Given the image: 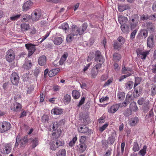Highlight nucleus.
I'll return each mask as SVG.
<instances>
[{
	"label": "nucleus",
	"instance_id": "9b49d317",
	"mask_svg": "<svg viewBox=\"0 0 156 156\" xmlns=\"http://www.w3.org/2000/svg\"><path fill=\"white\" fill-rule=\"evenodd\" d=\"M33 3L31 1H27L23 5V11H27L32 8Z\"/></svg>",
	"mask_w": 156,
	"mask_h": 156
},
{
	"label": "nucleus",
	"instance_id": "20e7f679",
	"mask_svg": "<svg viewBox=\"0 0 156 156\" xmlns=\"http://www.w3.org/2000/svg\"><path fill=\"white\" fill-rule=\"evenodd\" d=\"M15 53L12 49H10L6 52L5 58L9 62H12L15 58Z\"/></svg>",
	"mask_w": 156,
	"mask_h": 156
},
{
	"label": "nucleus",
	"instance_id": "58836bf2",
	"mask_svg": "<svg viewBox=\"0 0 156 156\" xmlns=\"http://www.w3.org/2000/svg\"><path fill=\"white\" fill-rule=\"evenodd\" d=\"M139 20V18L137 15H134L132 16L131 17V20H130V22L131 21L132 22H135V23H137Z\"/></svg>",
	"mask_w": 156,
	"mask_h": 156
},
{
	"label": "nucleus",
	"instance_id": "a18cd8bd",
	"mask_svg": "<svg viewBox=\"0 0 156 156\" xmlns=\"http://www.w3.org/2000/svg\"><path fill=\"white\" fill-rule=\"evenodd\" d=\"M140 149L139 145L137 141L135 142L133 147V150L134 152L139 151Z\"/></svg>",
	"mask_w": 156,
	"mask_h": 156
},
{
	"label": "nucleus",
	"instance_id": "49530a36",
	"mask_svg": "<svg viewBox=\"0 0 156 156\" xmlns=\"http://www.w3.org/2000/svg\"><path fill=\"white\" fill-rule=\"evenodd\" d=\"M64 141H60V140H55V144L56 147H55V148H56L60 146H62L64 145Z\"/></svg>",
	"mask_w": 156,
	"mask_h": 156
},
{
	"label": "nucleus",
	"instance_id": "c03bdc74",
	"mask_svg": "<svg viewBox=\"0 0 156 156\" xmlns=\"http://www.w3.org/2000/svg\"><path fill=\"white\" fill-rule=\"evenodd\" d=\"M117 97L120 101L123 100L125 97V94L124 92H119L117 94Z\"/></svg>",
	"mask_w": 156,
	"mask_h": 156
},
{
	"label": "nucleus",
	"instance_id": "4d7b16f0",
	"mask_svg": "<svg viewBox=\"0 0 156 156\" xmlns=\"http://www.w3.org/2000/svg\"><path fill=\"white\" fill-rule=\"evenodd\" d=\"M128 6L126 5H119L118 7L119 11L121 12L126 10Z\"/></svg>",
	"mask_w": 156,
	"mask_h": 156
},
{
	"label": "nucleus",
	"instance_id": "69168bd1",
	"mask_svg": "<svg viewBox=\"0 0 156 156\" xmlns=\"http://www.w3.org/2000/svg\"><path fill=\"white\" fill-rule=\"evenodd\" d=\"M108 124H107V123L104 124L100 128L99 130H100V131L102 132H103V131L106 128L107 126H108Z\"/></svg>",
	"mask_w": 156,
	"mask_h": 156
},
{
	"label": "nucleus",
	"instance_id": "4468645a",
	"mask_svg": "<svg viewBox=\"0 0 156 156\" xmlns=\"http://www.w3.org/2000/svg\"><path fill=\"white\" fill-rule=\"evenodd\" d=\"M119 108V104H115L108 108V112L109 113H114L117 111Z\"/></svg>",
	"mask_w": 156,
	"mask_h": 156
},
{
	"label": "nucleus",
	"instance_id": "412c9836",
	"mask_svg": "<svg viewBox=\"0 0 156 156\" xmlns=\"http://www.w3.org/2000/svg\"><path fill=\"white\" fill-rule=\"evenodd\" d=\"M32 62L31 60L27 59L26 60L23 66V68L26 70H29L31 67Z\"/></svg>",
	"mask_w": 156,
	"mask_h": 156
},
{
	"label": "nucleus",
	"instance_id": "f03ea898",
	"mask_svg": "<svg viewBox=\"0 0 156 156\" xmlns=\"http://www.w3.org/2000/svg\"><path fill=\"white\" fill-rule=\"evenodd\" d=\"M94 56L95 61L97 62H99V63H97V64H100L101 68L102 64L104 63L105 62V59L104 57L101 55V51H98V50L95 51Z\"/></svg>",
	"mask_w": 156,
	"mask_h": 156
},
{
	"label": "nucleus",
	"instance_id": "e433bc0d",
	"mask_svg": "<svg viewBox=\"0 0 156 156\" xmlns=\"http://www.w3.org/2000/svg\"><path fill=\"white\" fill-rule=\"evenodd\" d=\"M147 149V146L146 145L144 146L143 148L139 152L138 154L142 156H144L146 153Z\"/></svg>",
	"mask_w": 156,
	"mask_h": 156
},
{
	"label": "nucleus",
	"instance_id": "6e6d98bb",
	"mask_svg": "<svg viewBox=\"0 0 156 156\" xmlns=\"http://www.w3.org/2000/svg\"><path fill=\"white\" fill-rule=\"evenodd\" d=\"M21 16V14H18L17 15H15V16H12L10 17V20H13V21L17 20Z\"/></svg>",
	"mask_w": 156,
	"mask_h": 156
},
{
	"label": "nucleus",
	"instance_id": "aec40b11",
	"mask_svg": "<svg viewBox=\"0 0 156 156\" xmlns=\"http://www.w3.org/2000/svg\"><path fill=\"white\" fill-rule=\"evenodd\" d=\"M150 51L147 50L145 51H143L141 53L140 52L137 54V55L140 58L142 59H145L147 56L149 54Z\"/></svg>",
	"mask_w": 156,
	"mask_h": 156
},
{
	"label": "nucleus",
	"instance_id": "de8ad7c7",
	"mask_svg": "<svg viewBox=\"0 0 156 156\" xmlns=\"http://www.w3.org/2000/svg\"><path fill=\"white\" fill-rule=\"evenodd\" d=\"M87 23H83L82 26V29L81 30L80 29V35L83 34L84 31L87 29Z\"/></svg>",
	"mask_w": 156,
	"mask_h": 156
},
{
	"label": "nucleus",
	"instance_id": "603ef678",
	"mask_svg": "<svg viewBox=\"0 0 156 156\" xmlns=\"http://www.w3.org/2000/svg\"><path fill=\"white\" fill-rule=\"evenodd\" d=\"M126 100L127 102V104H129L130 102L133 101V99L132 96L130 95H127L126 98Z\"/></svg>",
	"mask_w": 156,
	"mask_h": 156
},
{
	"label": "nucleus",
	"instance_id": "cd10ccee",
	"mask_svg": "<svg viewBox=\"0 0 156 156\" xmlns=\"http://www.w3.org/2000/svg\"><path fill=\"white\" fill-rule=\"evenodd\" d=\"M63 41L62 39L60 37H55L53 39V42L56 45H60L62 43Z\"/></svg>",
	"mask_w": 156,
	"mask_h": 156
},
{
	"label": "nucleus",
	"instance_id": "c9c22d12",
	"mask_svg": "<svg viewBox=\"0 0 156 156\" xmlns=\"http://www.w3.org/2000/svg\"><path fill=\"white\" fill-rule=\"evenodd\" d=\"M113 60L115 62L119 61L120 59L121 58V56L120 54L118 53H115L113 55Z\"/></svg>",
	"mask_w": 156,
	"mask_h": 156
},
{
	"label": "nucleus",
	"instance_id": "e2e57ef3",
	"mask_svg": "<svg viewBox=\"0 0 156 156\" xmlns=\"http://www.w3.org/2000/svg\"><path fill=\"white\" fill-rule=\"evenodd\" d=\"M145 100L143 98H140L138 101L137 103L139 105H141L144 104Z\"/></svg>",
	"mask_w": 156,
	"mask_h": 156
},
{
	"label": "nucleus",
	"instance_id": "dca6fc26",
	"mask_svg": "<svg viewBox=\"0 0 156 156\" xmlns=\"http://www.w3.org/2000/svg\"><path fill=\"white\" fill-rule=\"evenodd\" d=\"M14 111H19L22 108V105L17 102H15L13 104V107L11 108Z\"/></svg>",
	"mask_w": 156,
	"mask_h": 156
},
{
	"label": "nucleus",
	"instance_id": "a211bd4d",
	"mask_svg": "<svg viewBox=\"0 0 156 156\" xmlns=\"http://www.w3.org/2000/svg\"><path fill=\"white\" fill-rule=\"evenodd\" d=\"M139 121V118L138 117H135L132 118L129 120V124L131 126H133L137 124Z\"/></svg>",
	"mask_w": 156,
	"mask_h": 156
},
{
	"label": "nucleus",
	"instance_id": "423d86ee",
	"mask_svg": "<svg viewBox=\"0 0 156 156\" xmlns=\"http://www.w3.org/2000/svg\"><path fill=\"white\" fill-rule=\"evenodd\" d=\"M101 68V64H96L92 68L90 75L91 78H95L98 75L99 70Z\"/></svg>",
	"mask_w": 156,
	"mask_h": 156
},
{
	"label": "nucleus",
	"instance_id": "bb28decb",
	"mask_svg": "<svg viewBox=\"0 0 156 156\" xmlns=\"http://www.w3.org/2000/svg\"><path fill=\"white\" fill-rule=\"evenodd\" d=\"M120 28L122 32L125 33H128L129 31V25H126L125 24L121 25Z\"/></svg>",
	"mask_w": 156,
	"mask_h": 156
},
{
	"label": "nucleus",
	"instance_id": "79ce46f5",
	"mask_svg": "<svg viewBox=\"0 0 156 156\" xmlns=\"http://www.w3.org/2000/svg\"><path fill=\"white\" fill-rule=\"evenodd\" d=\"M39 144V140L37 138L35 137L32 140V147L34 148L36 147Z\"/></svg>",
	"mask_w": 156,
	"mask_h": 156
},
{
	"label": "nucleus",
	"instance_id": "8fccbe9b",
	"mask_svg": "<svg viewBox=\"0 0 156 156\" xmlns=\"http://www.w3.org/2000/svg\"><path fill=\"white\" fill-rule=\"evenodd\" d=\"M118 41H119L121 47L122 44L124 43L125 42L124 38H123V37H122V36H119L118 37Z\"/></svg>",
	"mask_w": 156,
	"mask_h": 156
},
{
	"label": "nucleus",
	"instance_id": "7c9ffc66",
	"mask_svg": "<svg viewBox=\"0 0 156 156\" xmlns=\"http://www.w3.org/2000/svg\"><path fill=\"white\" fill-rule=\"evenodd\" d=\"M150 108L149 102V101H146L143 105V111L144 112H148Z\"/></svg>",
	"mask_w": 156,
	"mask_h": 156
},
{
	"label": "nucleus",
	"instance_id": "3c124183",
	"mask_svg": "<svg viewBox=\"0 0 156 156\" xmlns=\"http://www.w3.org/2000/svg\"><path fill=\"white\" fill-rule=\"evenodd\" d=\"M50 149L52 151H55L56 150V148H55V147H56L55 140H53L52 142H51L50 144Z\"/></svg>",
	"mask_w": 156,
	"mask_h": 156
},
{
	"label": "nucleus",
	"instance_id": "4c0bfd02",
	"mask_svg": "<svg viewBox=\"0 0 156 156\" xmlns=\"http://www.w3.org/2000/svg\"><path fill=\"white\" fill-rule=\"evenodd\" d=\"M31 17L30 15H28V14H25L23 16V18L21 19V21L23 22H27L31 19Z\"/></svg>",
	"mask_w": 156,
	"mask_h": 156
},
{
	"label": "nucleus",
	"instance_id": "2eb2a0df",
	"mask_svg": "<svg viewBox=\"0 0 156 156\" xmlns=\"http://www.w3.org/2000/svg\"><path fill=\"white\" fill-rule=\"evenodd\" d=\"M154 42L153 40V37L152 35L149 36L148 37L147 41V45L148 47L151 49L153 48Z\"/></svg>",
	"mask_w": 156,
	"mask_h": 156
},
{
	"label": "nucleus",
	"instance_id": "0eeeda50",
	"mask_svg": "<svg viewBox=\"0 0 156 156\" xmlns=\"http://www.w3.org/2000/svg\"><path fill=\"white\" fill-rule=\"evenodd\" d=\"M10 80L13 85H18L20 77L16 72H12L10 76Z\"/></svg>",
	"mask_w": 156,
	"mask_h": 156
},
{
	"label": "nucleus",
	"instance_id": "052dcab7",
	"mask_svg": "<svg viewBox=\"0 0 156 156\" xmlns=\"http://www.w3.org/2000/svg\"><path fill=\"white\" fill-rule=\"evenodd\" d=\"M156 94V85H154V87H152L151 89V95L152 96L155 95Z\"/></svg>",
	"mask_w": 156,
	"mask_h": 156
},
{
	"label": "nucleus",
	"instance_id": "f8f14e48",
	"mask_svg": "<svg viewBox=\"0 0 156 156\" xmlns=\"http://www.w3.org/2000/svg\"><path fill=\"white\" fill-rule=\"evenodd\" d=\"M134 88V90L133 92V97L135 98L139 97L142 92V88L140 87H136Z\"/></svg>",
	"mask_w": 156,
	"mask_h": 156
},
{
	"label": "nucleus",
	"instance_id": "39448f33",
	"mask_svg": "<svg viewBox=\"0 0 156 156\" xmlns=\"http://www.w3.org/2000/svg\"><path fill=\"white\" fill-rule=\"evenodd\" d=\"M11 127V125L9 122L5 121L0 123V132L4 133L9 130Z\"/></svg>",
	"mask_w": 156,
	"mask_h": 156
},
{
	"label": "nucleus",
	"instance_id": "13d9d810",
	"mask_svg": "<svg viewBox=\"0 0 156 156\" xmlns=\"http://www.w3.org/2000/svg\"><path fill=\"white\" fill-rule=\"evenodd\" d=\"M115 140V138L114 136H109L108 139V143H109L111 145H112L113 144Z\"/></svg>",
	"mask_w": 156,
	"mask_h": 156
},
{
	"label": "nucleus",
	"instance_id": "b1692460",
	"mask_svg": "<svg viewBox=\"0 0 156 156\" xmlns=\"http://www.w3.org/2000/svg\"><path fill=\"white\" fill-rule=\"evenodd\" d=\"M11 151V147L9 144H6L2 153L4 154H8Z\"/></svg>",
	"mask_w": 156,
	"mask_h": 156
},
{
	"label": "nucleus",
	"instance_id": "6e6552de",
	"mask_svg": "<svg viewBox=\"0 0 156 156\" xmlns=\"http://www.w3.org/2000/svg\"><path fill=\"white\" fill-rule=\"evenodd\" d=\"M41 15V9L35 10L31 14V17L33 20L36 21L40 19Z\"/></svg>",
	"mask_w": 156,
	"mask_h": 156
},
{
	"label": "nucleus",
	"instance_id": "9d476101",
	"mask_svg": "<svg viewBox=\"0 0 156 156\" xmlns=\"http://www.w3.org/2000/svg\"><path fill=\"white\" fill-rule=\"evenodd\" d=\"M71 30H72L74 38L77 37V35H80V28L76 25H72L71 27Z\"/></svg>",
	"mask_w": 156,
	"mask_h": 156
},
{
	"label": "nucleus",
	"instance_id": "338daca9",
	"mask_svg": "<svg viewBox=\"0 0 156 156\" xmlns=\"http://www.w3.org/2000/svg\"><path fill=\"white\" fill-rule=\"evenodd\" d=\"M141 34L142 35H143L144 37L145 38L148 35V32L147 30H143L141 32Z\"/></svg>",
	"mask_w": 156,
	"mask_h": 156
},
{
	"label": "nucleus",
	"instance_id": "473e14b6",
	"mask_svg": "<svg viewBox=\"0 0 156 156\" xmlns=\"http://www.w3.org/2000/svg\"><path fill=\"white\" fill-rule=\"evenodd\" d=\"M71 100V97L70 95H65L63 98V101L65 104H69Z\"/></svg>",
	"mask_w": 156,
	"mask_h": 156
},
{
	"label": "nucleus",
	"instance_id": "5701e85b",
	"mask_svg": "<svg viewBox=\"0 0 156 156\" xmlns=\"http://www.w3.org/2000/svg\"><path fill=\"white\" fill-rule=\"evenodd\" d=\"M21 30L22 32L27 31L30 28V26L29 24L27 23H22L21 24Z\"/></svg>",
	"mask_w": 156,
	"mask_h": 156
},
{
	"label": "nucleus",
	"instance_id": "c756f323",
	"mask_svg": "<svg viewBox=\"0 0 156 156\" xmlns=\"http://www.w3.org/2000/svg\"><path fill=\"white\" fill-rule=\"evenodd\" d=\"M28 141L27 135L23 136V137L20 139V146L21 147H23L25 146L26 143Z\"/></svg>",
	"mask_w": 156,
	"mask_h": 156
},
{
	"label": "nucleus",
	"instance_id": "6ab92c4d",
	"mask_svg": "<svg viewBox=\"0 0 156 156\" xmlns=\"http://www.w3.org/2000/svg\"><path fill=\"white\" fill-rule=\"evenodd\" d=\"M118 20L119 23L121 25H123L127 23L128 21V18L124 16H119L118 17Z\"/></svg>",
	"mask_w": 156,
	"mask_h": 156
},
{
	"label": "nucleus",
	"instance_id": "864d4df0",
	"mask_svg": "<svg viewBox=\"0 0 156 156\" xmlns=\"http://www.w3.org/2000/svg\"><path fill=\"white\" fill-rule=\"evenodd\" d=\"M123 114L125 116H126V117H128L129 115L131 114V109H126V110L124 111Z\"/></svg>",
	"mask_w": 156,
	"mask_h": 156
},
{
	"label": "nucleus",
	"instance_id": "ddd939ff",
	"mask_svg": "<svg viewBox=\"0 0 156 156\" xmlns=\"http://www.w3.org/2000/svg\"><path fill=\"white\" fill-rule=\"evenodd\" d=\"M47 57L45 55H41L38 58V63L41 66H44L47 63Z\"/></svg>",
	"mask_w": 156,
	"mask_h": 156
},
{
	"label": "nucleus",
	"instance_id": "680f3d73",
	"mask_svg": "<svg viewBox=\"0 0 156 156\" xmlns=\"http://www.w3.org/2000/svg\"><path fill=\"white\" fill-rule=\"evenodd\" d=\"M87 139V137L85 136H82L80 137L79 139V141L81 143H84L86 141Z\"/></svg>",
	"mask_w": 156,
	"mask_h": 156
},
{
	"label": "nucleus",
	"instance_id": "bf43d9fd",
	"mask_svg": "<svg viewBox=\"0 0 156 156\" xmlns=\"http://www.w3.org/2000/svg\"><path fill=\"white\" fill-rule=\"evenodd\" d=\"M49 119V117L47 115H43L41 118L42 121L43 122H45L48 121Z\"/></svg>",
	"mask_w": 156,
	"mask_h": 156
},
{
	"label": "nucleus",
	"instance_id": "1a4fd4ad",
	"mask_svg": "<svg viewBox=\"0 0 156 156\" xmlns=\"http://www.w3.org/2000/svg\"><path fill=\"white\" fill-rule=\"evenodd\" d=\"M25 46L28 51V56L30 57L33 54L35 51L36 50L35 45L31 43H27L25 44Z\"/></svg>",
	"mask_w": 156,
	"mask_h": 156
},
{
	"label": "nucleus",
	"instance_id": "37998d69",
	"mask_svg": "<svg viewBox=\"0 0 156 156\" xmlns=\"http://www.w3.org/2000/svg\"><path fill=\"white\" fill-rule=\"evenodd\" d=\"M130 108L131 111V110H132L133 111H136L138 108L136 106V103H134V102L131 103L130 105Z\"/></svg>",
	"mask_w": 156,
	"mask_h": 156
},
{
	"label": "nucleus",
	"instance_id": "f257e3e1",
	"mask_svg": "<svg viewBox=\"0 0 156 156\" xmlns=\"http://www.w3.org/2000/svg\"><path fill=\"white\" fill-rule=\"evenodd\" d=\"M78 132L80 133L86 135H91L93 132L92 130L90 129L85 124H81L77 128Z\"/></svg>",
	"mask_w": 156,
	"mask_h": 156
},
{
	"label": "nucleus",
	"instance_id": "09e8293b",
	"mask_svg": "<svg viewBox=\"0 0 156 156\" xmlns=\"http://www.w3.org/2000/svg\"><path fill=\"white\" fill-rule=\"evenodd\" d=\"M142 80V79L140 77H137L135 78V83L134 84V88H135L136 86H137L138 85L140 84V82H141Z\"/></svg>",
	"mask_w": 156,
	"mask_h": 156
},
{
	"label": "nucleus",
	"instance_id": "393cba45",
	"mask_svg": "<svg viewBox=\"0 0 156 156\" xmlns=\"http://www.w3.org/2000/svg\"><path fill=\"white\" fill-rule=\"evenodd\" d=\"M62 133L61 130L59 129H57L55 131H54L52 134V136L53 138L57 139L60 136Z\"/></svg>",
	"mask_w": 156,
	"mask_h": 156
},
{
	"label": "nucleus",
	"instance_id": "774afa93",
	"mask_svg": "<svg viewBox=\"0 0 156 156\" xmlns=\"http://www.w3.org/2000/svg\"><path fill=\"white\" fill-rule=\"evenodd\" d=\"M85 98H84V97H83L81 98V99L80 100V101H79V104L77 105V106L78 107H80V105H82V104L84 103L85 101Z\"/></svg>",
	"mask_w": 156,
	"mask_h": 156
},
{
	"label": "nucleus",
	"instance_id": "f3484780",
	"mask_svg": "<svg viewBox=\"0 0 156 156\" xmlns=\"http://www.w3.org/2000/svg\"><path fill=\"white\" fill-rule=\"evenodd\" d=\"M63 112L62 109L61 108H55L52 109L51 113L52 114H55V115H60Z\"/></svg>",
	"mask_w": 156,
	"mask_h": 156
},
{
	"label": "nucleus",
	"instance_id": "f704fd0d",
	"mask_svg": "<svg viewBox=\"0 0 156 156\" xmlns=\"http://www.w3.org/2000/svg\"><path fill=\"white\" fill-rule=\"evenodd\" d=\"M60 28L62 29L65 32H66L67 30H69V25L68 23H64L62 24L60 27Z\"/></svg>",
	"mask_w": 156,
	"mask_h": 156
},
{
	"label": "nucleus",
	"instance_id": "2f4dec72",
	"mask_svg": "<svg viewBox=\"0 0 156 156\" xmlns=\"http://www.w3.org/2000/svg\"><path fill=\"white\" fill-rule=\"evenodd\" d=\"M75 39L73 33V31H71L70 34L67 35L66 40L68 42H71L72 41Z\"/></svg>",
	"mask_w": 156,
	"mask_h": 156
},
{
	"label": "nucleus",
	"instance_id": "7ed1b4c3",
	"mask_svg": "<svg viewBox=\"0 0 156 156\" xmlns=\"http://www.w3.org/2000/svg\"><path fill=\"white\" fill-rule=\"evenodd\" d=\"M132 70V69L130 68L126 67L125 66L122 65V73L126 74L120 77L119 81H122V80H123V79H125V78H126V77H129V76H131V72Z\"/></svg>",
	"mask_w": 156,
	"mask_h": 156
},
{
	"label": "nucleus",
	"instance_id": "72a5a7b5",
	"mask_svg": "<svg viewBox=\"0 0 156 156\" xmlns=\"http://www.w3.org/2000/svg\"><path fill=\"white\" fill-rule=\"evenodd\" d=\"M56 156H66V150L64 149H62L56 153Z\"/></svg>",
	"mask_w": 156,
	"mask_h": 156
},
{
	"label": "nucleus",
	"instance_id": "0e129e2a",
	"mask_svg": "<svg viewBox=\"0 0 156 156\" xmlns=\"http://www.w3.org/2000/svg\"><path fill=\"white\" fill-rule=\"evenodd\" d=\"M149 20H156V14H154L152 15H151L148 17Z\"/></svg>",
	"mask_w": 156,
	"mask_h": 156
},
{
	"label": "nucleus",
	"instance_id": "c85d7f7f",
	"mask_svg": "<svg viewBox=\"0 0 156 156\" xmlns=\"http://www.w3.org/2000/svg\"><path fill=\"white\" fill-rule=\"evenodd\" d=\"M68 54L67 52H65L63 55H62L59 61V64L60 65H63L64 62L65 61L67 57H68Z\"/></svg>",
	"mask_w": 156,
	"mask_h": 156
},
{
	"label": "nucleus",
	"instance_id": "4be33fe9",
	"mask_svg": "<svg viewBox=\"0 0 156 156\" xmlns=\"http://www.w3.org/2000/svg\"><path fill=\"white\" fill-rule=\"evenodd\" d=\"M60 71L59 68L54 69L50 70L48 73V75L50 77H52L55 76Z\"/></svg>",
	"mask_w": 156,
	"mask_h": 156
},
{
	"label": "nucleus",
	"instance_id": "a19ab883",
	"mask_svg": "<svg viewBox=\"0 0 156 156\" xmlns=\"http://www.w3.org/2000/svg\"><path fill=\"white\" fill-rule=\"evenodd\" d=\"M133 82L131 81H129L126 84V88L128 90H130L133 87Z\"/></svg>",
	"mask_w": 156,
	"mask_h": 156
},
{
	"label": "nucleus",
	"instance_id": "a878e982",
	"mask_svg": "<svg viewBox=\"0 0 156 156\" xmlns=\"http://www.w3.org/2000/svg\"><path fill=\"white\" fill-rule=\"evenodd\" d=\"M72 95L74 99H78L80 96V93L78 90H73L72 92Z\"/></svg>",
	"mask_w": 156,
	"mask_h": 156
},
{
	"label": "nucleus",
	"instance_id": "ea45409f",
	"mask_svg": "<svg viewBox=\"0 0 156 156\" xmlns=\"http://www.w3.org/2000/svg\"><path fill=\"white\" fill-rule=\"evenodd\" d=\"M80 147L79 151L81 153H83V152L85 151L87 146L85 143H81L79 144Z\"/></svg>",
	"mask_w": 156,
	"mask_h": 156
},
{
	"label": "nucleus",
	"instance_id": "5fc2aeb1",
	"mask_svg": "<svg viewBox=\"0 0 156 156\" xmlns=\"http://www.w3.org/2000/svg\"><path fill=\"white\" fill-rule=\"evenodd\" d=\"M113 47L115 49H119V48H121L119 41H118V39L116 41H115V42H114L113 44Z\"/></svg>",
	"mask_w": 156,
	"mask_h": 156
}]
</instances>
